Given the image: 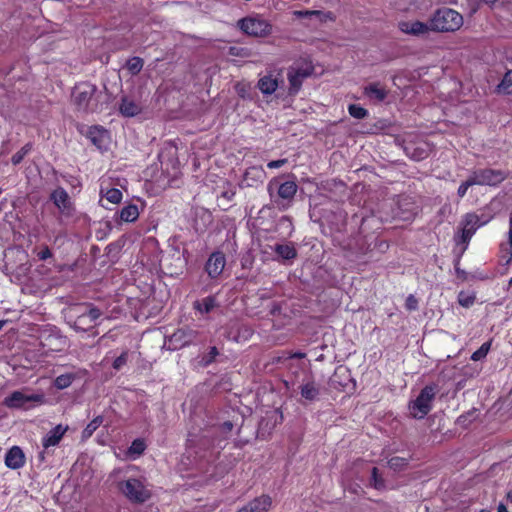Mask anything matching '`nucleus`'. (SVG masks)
Returning <instances> with one entry per match:
<instances>
[{
	"label": "nucleus",
	"mask_w": 512,
	"mask_h": 512,
	"mask_svg": "<svg viewBox=\"0 0 512 512\" xmlns=\"http://www.w3.org/2000/svg\"><path fill=\"white\" fill-rule=\"evenodd\" d=\"M476 185L472 176L470 175L465 181H463L460 186L458 187V190H457V195L459 198H463L465 197L466 193H467V190Z\"/></svg>",
	"instance_id": "42"
},
{
	"label": "nucleus",
	"mask_w": 512,
	"mask_h": 512,
	"mask_svg": "<svg viewBox=\"0 0 512 512\" xmlns=\"http://www.w3.org/2000/svg\"><path fill=\"white\" fill-rule=\"evenodd\" d=\"M279 85L278 77L273 73L262 76L257 83V87L264 95L274 93Z\"/></svg>",
	"instance_id": "21"
},
{
	"label": "nucleus",
	"mask_w": 512,
	"mask_h": 512,
	"mask_svg": "<svg viewBox=\"0 0 512 512\" xmlns=\"http://www.w3.org/2000/svg\"><path fill=\"white\" fill-rule=\"evenodd\" d=\"M71 102L76 111L80 113H99L106 108L108 97L95 84L80 82L72 90Z\"/></svg>",
	"instance_id": "2"
},
{
	"label": "nucleus",
	"mask_w": 512,
	"mask_h": 512,
	"mask_svg": "<svg viewBox=\"0 0 512 512\" xmlns=\"http://www.w3.org/2000/svg\"><path fill=\"white\" fill-rule=\"evenodd\" d=\"M198 338V331L189 327L177 329L170 335L165 344L170 350H179L185 346L193 344Z\"/></svg>",
	"instance_id": "10"
},
{
	"label": "nucleus",
	"mask_w": 512,
	"mask_h": 512,
	"mask_svg": "<svg viewBox=\"0 0 512 512\" xmlns=\"http://www.w3.org/2000/svg\"><path fill=\"white\" fill-rule=\"evenodd\" d=\"M358 185H354V192L357 190Z\"/></svg>",
	"instance_id": "63"
},
{
	"label": "nucleus",
	"mask_w": 512,
	"mask_h": 512,
	"mask_svg": "<svg viewBox=\"0 0 512 512\" xmlns=\"http://www.w3.org/2000/svg\"><path fill=\"white\" fill-rule=\"evenodd\" d=\"M311 73L312 69L308 66L305 68L291 67L287 73L290 94H296L300 90L303 80L309 77Z\"/></svg>",
	"instance_id": "15"
},
{
	"label": "nucleus",
	"mask_w": 512,
	"mask_h": 512,
	"mask_svg": "<svg viewBox=\"0 0 512 512\" xmlns=\"http://www.w3.org/2000/svg\"><path fill=\"white\" fill-rule=\"evenodd\" d=\"M333 384H337L342 388H345L352 382V375L348 367L340 365L336 368L333 377Z\"/></svg>",
	"instance_id": "22"
},
{
	"label": "nucleus",
	"mask_w": 512,
	"mask_h": 512,
	"mask_svg": "<svg viewBox=\"0 0 512 512\" xmlns=\"http://www.w3.org/2000/svg\"><path fill=\"white\" fill-rule=\"evenodd\" d=\"M507 254L509 255V257L506 260V264H510L512 263V251H507Z\"/></svg>",
	"instance_id": "58"
},
{
	"label": "nucleus",
	"mask_w": 512,
	"mask_h": 512,
	"mask_svg": "<svg viewBox=\"0 0 512 512\" xmlns=\"http://www.w3.org/2000/svg\"><path fill=\"white\" fill-rule=\"evenodd\" d=\"M128 359V352H123L119 357H117L113 362V368L115 370H120L126 363Z\"/></svg>",
	"instance_id": "44"
},
{
	"label": "nucleus",
	"mask_w": 512,
	"mask_h": 512,
	"mask_svg": "<svg viewBox=\"0 0 512 512\" xmlns=\"http://www.w3.org/2000/svg\"><path fill=\"white\" fill-rule=\"evenodd\" d=\"M405 308L408 311H414V310H416L418 308V300H417V298L414 295L410 294L406 298Z\"/></svg>",
	"instance_id": "45"
},
{
	"label": "nucleus",
	"mask_w": 512,
	"mask_h": 512,
	"mask_svg": "<svg viewBox=\"0 0 512 512\" xmlns=\"http://www.w3.org/2000/svg\"><path fill=\"white\" fill-rule=\"evenodd\" d=\"M379 230L370 226L362 232L361 226L359 227L358 235L354 238L357 246V252L354 251V255L357 254V258L360 255L364 257V260L360 261L361 263L377 260L378 255L385 253L389 249L388 241L379 237Z\"/></svg>",
	"instance_id": "3"
},
{
	"label": "nucleus",
	"mask_w": 512,
	"mask_h": 512,
	"mask_svg": "<svg viewBox=\"0 0 512 512\" xmlns=\"http://www.w3.org/2000/svg\"><path fill=\"white\" fill-rule=\"evenodd\" d=\"M36 255L39 260L44 261L52 257V252L47 245H42Z\"/></svg>",
	"instance_id": "46"
},
{
	"label": "nucleus",
	"mask_w": 512,
	"mask_h": 512,
	"mask_svg": "<svg viewBox=\"0 0 512 512\" xmlns=\"http://www.w3.org/2000/svg\"><path fill=\"white\" fill-rule=\"evenodd\" d=\"M100 194L101 200L106 199L108 202L112 204H118L122 200V192L117 188L108 189L106 190V192H104V190L101 189Z\"/></svg>",
	"instance_id": "32"
},
{
	"label": "nucleus",
	"mask_w": 512,
	"mask_h": 512,
	"mask_svg": "<svg viewBox=\"0 0 512 512\" xmlns=\"http://www.w3.org/2000/svg\"><path fill=\"white\" fill-rule=\"evenodd\" d=\"M122 222H134L139 217V209L135 204H129L123 207L119 213Z\"/></svg>",
	"instance_id": "29"
},
{
	"label": "nucleus",
	"mask_w": 512,
	"mask_h": 512,
	"mask_svg": "<svg viewBox=\"0 0 512 512\" xmlns=\"http://www.w3.org/2000/svg\"><path fill=\"white\" fill-rule=\"evenodd\" d=\"M406 154L413 160L420 161L428 157V151L421 147H406Z\"/></svg>",
	"instance_id": "35"
},
{
	"label": "nucleus",
	"mask_w": 512,
	"mask_h": 512,
	"mask_svg": "<svg viewBox=\"0 0 512 512\" xmlns=\"http://www.w3.org/2000/svg\"><path fill=\"white\" fill-rule=\"evenodd\" d=\"M417 213V206L410 196L399 195L392 199H383L377 207L372 210L371 215L362 216L361 231L364 232L367 227L381 229L384 222L395 219L407 221L412 219Z\"/></svg>",
	"instance_id": "1"
},
{
	"label": "nucleus",
	"mask_w": 512,
	"mask_h": 512,
	"mask_svg": "<svg viewBox=\"0 0 512 512\" xmlns=\"http://www.w3.org/2000/svg\"><path fill=\"white\" fill-rule=\"evenodd\" d=\"M39 458L41 459V461H44V459H45V452L44 451L40 452Z\"/></svg>",
	"instance_id": "61"
},
{
	"label": "nucleus",
	"mask_w": 512,
	"mask_h": 512,
	"mask_svg": "<svg viewBox=\"0 0 512 512\" xmlns=\"http://www.w3.org/2000/svg\"><path fill=\"white\" fill-rule=\"evenodd\" d=\"M471 176L476 185L497 186L508 178V173L500 169L483 168L474 170Z\"/></svg>",
	"instance_id": "9"
},
{
	"label": "nucleus",
	"mask_w": 512,
	"mask_h": 512,
	"mask_svg": "<svg viewBox=\"0 0 512 512\" xmlns=\"http://www.w3.org/2000/svg\"><path fill=\"white\" fill-rule=\"evenodd\" d=\"M429 25L434 32H455L463 25V16L448 7L438 8L430 17Z\"/></svg>",
	"instance_id": "5"
},
{
	"label": "nucleus",
	"mask_w": 512,
	"mask_h": 512,
	"mask_svg": "<svg viewBox=\"0 0 512 512\" xmlns=\"http://www.w3.org/2000/svg\"><path fill=\"white\" fill-rule=\"evenodd\" d=\"M119 110L123 116L133 117L140 113L141 107L135 101L124 97L121 101Z\"/></svg>",
	"instance_id": "27"
},
{
	"label": "nucleus",
	"mask_w": 512,
	"mask_h": 512,
	"mask_svg": "<svg viewBox=\"0 0 512 512\" xmlns=\"http://www.w3.org/2000/svg\"><path fill=\"white\" fill-rule=\"evenodd\" d=\"M32 150V145L30 143H27L26 145H24L18 152H16L12 158H11V162L14 164V165H18L19 163H21V161L23 160V158Z\"/></svg>",
	"instance_id": "39"
},
{
	"label": "nucleus",
	"mask_w": 512,
	"mask_h": 512,
	"mask_svg": "<svg viewBox=\"0 0 512 512\" xmlns=\"http://www.w3.org/2000/svg\"><path fill=\"white\" fill-rule=\"evenodd\" d=\"M506 500H507V502H512V489L507 492Z\"/></svg>",
	"instance_id": "56"
},
{
	"label": "nucleus",
	"mask_w": 512,
	"mask_h": 512,
	"mask_svg": "<svg viewBox=\"0 0 512 512\" xmlns=\"http://www.w3.org/2000/svg\"><path fill=\"white\" fill-rule=\"evenodd\" d=\"M407 465L408 459L403 457L395 456L388 460V466L395 471L401 470Z\"/></svg>",
	"instance_id": "40"
},
{
	"label": "nucleus",
	"mask_w": 512,
	"mask_h": 512,
	"mask_svg": "<svg viewBox=\"0 0 512 512\" xmlns=\"http://www.w3.org/2000/svg\"><path fill=\"white\" fill-rule=\"evenodd\" d=\"M274 251L283 260H291L297 256V251L291 244H276Z\"/></svg>",
	"instance_id": "28"
},
{
	"label": "nucleus",
	"mask_w": 512,
	"mask_h": 512,
	"mask_svg": "<svg viewBox=\"0 0 512 512\" xmlns=\"http://www.w3.org/2000/svg\"><path fill=\"white\" fill-rule=\"evenodd\" d=\"M218 355V350L216 347H211L209 352V359L206 360V364H209L213 361V359Z\"/></svg>",
	"instance_id": "52"
},
{
	"label": "nucleus",
	"mask_w": 512,
	"mask_h": 512,
	"mask_svg": "<svg viewBox=\"0 0 512 512\" xmlns=\"http://www.w3.org/2000/svg\"><path fill=\"white\" fill-rule=\"evenodd\" d=\"M101 314L102 313L98 308L90 307L87 312H84L77 317L74 325L76 328L82 329V326L87 324V320H89V324H91L96 321L101 316ZM83 330L85 329L83 328Z\"/></svg>",
	"instance_id": "25"
},
{
	"label": "nucleus",
	"mask_w": 512,
	"mask_h": 512,
	"mask_svg": "<svg viewBox=\"0 0 512 512\" xmlns=\"http://www.w3.org/2000/svg\"><path fill=\"white\" fill-rule=\"evenodd\" d=\"M364 94L371 100H376L378 102L383 101L388 91L385 87L381 86L379 83H371L364 89Z\"/></svg>",
	"instance_id": "23"
},
{
	"label": "nucleus",
	"mask_w": 512,
	"mask_h": 512,
	"mask_svg": "<svg viewBox=\"0 0 512 512\" xmlns=\"http://www.w3.org/2000/svg\"><path fill=\"white\" fill-rule=\"evenodd\" d=\"M496 92L500 94H512V70H508L500 83L496 87Z\"/></svg>",
	"instance_id": "31"
},
{
	"label": "nucleus",
	"mask_w": 512,
	"mask_h": 512,
	"mask_svg": "<svg viewBox=\"0 0 512 512\" xmlns=\"http://www.w3.org/2000/svg\"><path fill=\"white\" fill-rule=\"evenodd\" d=\"M194 309L201 314L210 313L215 307L218 306L215 296H207L201 300H197L193 304Z\"/></svg>",
	"instance_id": "26"
},
{
	"label": "nucleus",
	"mask_w": 512,
	"mask_h": 512,
	"mask_svg": "<svg viewBox=\"0 0 512 512\" xmlns=\"http://www.w3.org/2000/svg\"><path fill=\"white\" fill-rule=\"evenodd\" d=\"M50 200L57 207L59 213L62 216L70 217L74 214V204L64 188L57 187L55 190H53L50 194Z\"/></svg>",
	"instance_id": "13"
},
{
	"label": "nucleus",
	"mask_w": 512,
	"mask_h": 512,
	"mask_svg": "<svg viewBox=\"0 0 512 512\" xmlns=\"http://www.w3.org/2000/svg\"><path fill=\"white\" fill-rule=\"evenodd\" d=\"M486 4H494L496 3L498 0H483Z\"/></svg>",
	"instance_id": "60"
},
{
	"label": "nucleus",
	"mask_w": 512,
	"mask_h": 512,
	"mask_svg": "<svg viewBox=\"0 0 512 512\" xmlns=\"http://www.w3.org/2000/svg\"><path fill=\"white\" fill-rule=\"evenodd\" d=\"M497 512H508V510H507V507L503 503H500L497 507Z\"/></svg>",
	"instance_id": "54"
},
{
	"label": "nucleus",
	"mask_w": 512,
	"mask_h": 512,
	"mask_svg": "<svg viewBox=\"0 0 512 512\" xmlns=\"http://www.w3.org/2000/svg\"><path fill=\"white\" fill-rule=\"evenodd\" d=\"M43 403L44 395L42 394H30L27 395L21 391H14L10 396L4 399V405L8 408H24L30 407L29 403Z\"/></svg>",
	"instance_id": "12"
},
{
	"label": "nucleus",
	"mask_w": 512,
	"mask_h": 512,
	"mask_svg": "<svg viewBox=\"0 0 512 512\" xmlns=\"http://www.w3.org/2000/svg\"><path fill=\"white\" fill-rule=\"evenodd\" d=\"M287 162V159H279L270 161L267 166L270 169H276L282 167Z\"/></svg>",
	"instance_id": "49"
},
{
	"label": "nucleus",
	"mask_w": 512,
	"mask_h": 512,
	"mask_svg": "<svg viewBox=\"0 0 512 512\" xmlns=\"http://www.w3.org/2000/svg\"><path fill=\"white\" fill-rule=\"evenodd\" d=\"M300 393L304 399L314 401L319 396L320 389L314 382H307L301 385Z\"/></svg>",
	"instance_id": "30"
},
{
	"label": "nucleus",
	"mask_w": 512,
	"mask_h": 512,
	"mask_svg": "<svg viewBox=\"0 0 512 512\" xmlns=\"http://www.w3.org/2000/svg\"><path fill=\"white\" fill-rule=\"evenodd\" d=\"M370 483L377 490L385 488V481L376 467L372 468Z\"/></svg>",
	"instance_id": "37"
},
{
	"label": "nucleus",
	"mask_w": 512,
	"mask_h": 512,
	"mask_svg": "<svg viewBox=\"0 0 512 512\" xmlns=\"http://www.w3.org/2000/svg\"><path fill=\"white\" fill-rule=\"evenodd\" d=\"M5 464L10 469H19L25 464V455L18 446H13L5 455Z\"/></svg>",
	"instance_id": "20"
},
{
	"label": "nucleus",
	"mask_w": 512,
	"mask_h": 512,
	"mask_svg": "<svg viewBox=\"0 0 512 512\" xmlns=\"http://www.w3.org/2000/svg\"><path fill=\"white\" fill-rule=\"evenodd\" d=\"M480 512H490V511H488V510H481Z\"/></svg>",
	"instance_id": "64"
},
{
	"label": "nucleus",
	"mask_w": 512,
	"mask_h": 512,
	"mask_svg": "<svg viewBox=\"0 0 512 512\" xmlns=\"http://www.w3.org/2000/svg\"><path fill=\"white\" fill-rule=\"evenodd\" d=\"M72 376L71 375H60L55 379L54 385L58 389H65L72 384Z\"/></svg>",
	"instance_id": "41"
},
{
	"label": "nucleus",
	"mask_w": 512,
	"mask_h": 512,
	"mask_svg": "<svg viewBox=\"0 0 512 512\" xmlns=\"http://www.w3.org/2000/svg\"><path fill=\"white\" fill-rule=\"evenodd\" d=\"M294 358H299V359H302L305 357V354L302 353V352H297L293 355Z\"/></svg>",
	"instance_id": "57"
},
{
	"label": "nucleus",
	"mask_w": 512,
	"mask_h": 512,
	"mask_svg": "<svg viewBox=\"0 0 512 512\" xmlns=\"http://www.w3.org/2000/svg\"><path fill=\"white\" fill-rule=\"evenodd\" d=\"M226 265V257L223 252L215 251L205 263V271L211 279H217L223 273Z\"/></svg>",
	"instance_id": "14"
},
{
	"label": "nucleus",
	"mask_w": 512,
	"mask_h": 512,
	"mask_svg": "<svg viewBox=\"0 0 512 512\" xmlns=\"http://www.w3.org/2000/svg\"><path fill=\"white\" fill-rule=\"evenodd\" d=\"M240 29L248 35L264 37L270 33V24L259 18H244L238 22Z\"/></svg>",
	"instance_id": "11"
},
{
	"label": "nucleus",
	"mask_w": 512,
	"mask_h": 512,
	"mask_svg": "<svg viewBox=\"0 0 512 512\" xmlns=\"http://www.w3.org/2000/svg\"><path fill=\"white\" fill-rule=\"evenodd\" d=\"M235 195V192L233 190L224 191L222 192L221 196L226 198L227 200H231Z\"/></svg>",
	"instance_id": "53"
},
{
	"label": "nucleus",
	"mask_w": 512,
	"mask_h": 512,
	"mask_svg": "<svg viewBox=\"0 0 512 512\" xmlns=\"http://www.w3.org/2000/svg\"><path fill=\"white\" fill-rule=\"evenodd\" d=\"M298 186L294 181L279 183L277 178L267 185V191L274 207L281 211L287 210L293 203Z\"/></svg>",
	"instance_id": "4"
},
{
	"label": "nucleus",
	"mask_w": 512,
	"mask_h": 512,
	"mask_svg": "<svg viewBox=\"0 0 512 512\" xmlns=\"http://www.w3.org/2000/svg\"><path fill=\"white\" fill-rule=\"evenodd\" d=\"M68 430V426L59 424L51 429L42 439V446L45 450L57 446Z\"/></svg>",
	"instance_id": "17"
},
{
	"label": "nucleus",
	"mask_w": 512,
	"mask_h": 512,
	"mask_svg": "<svg viewBox=\"0 0 512 512\" xmlns=\"http://www.w3.org/2000/svg\"><path fill=\"white\" fill-rule=\"evenodd\" d=\"M488 222L489 218L481 219L476 213H466L460 222V232L455 236L456 243L464 245L465 250L477 229Z\"/></svg>",
	"instance_id": "7"
},
{
	"label": "nucleus",
	"mask_w": 512,
	"mask_h": 512,
	"mask_svg": "<svg viewBox=\"0 0 512 512\" xmlns=\"http://www.w3.org/2000/svg\"><path fill=\"white\" fill-rule=\"evenodd\" d=\"M103 418L98 416L95 419H93L90 423L87 424V426L84 428L82 432V436L84 438H89L92 436L94 431L102 424Z\"/></svg>",
	"instance_id": "38"
},
{
	"label": "nucleus",
	"mask_w": 512,
	"mask_h": 512,
	"mask_svg": "<svg viewBox=\"0 0 512 512\" xmlns=\"http://www.w3.org/2000/svg\"><path fill=\"white\" fill-rule=\"evenodd\" d=\"M438 392V385L435 383L424 386L416 399L408 404L409 414L414 419L425 418L433 408V401Z\"/></svg>",
	"instance_id": "6"
},
{
	"label": "nucleus",
	"mask_w": 512,
	"mask_h": 512,
	"mask_svg": "<svg viewBox=\"0 0 512 512\" xmlns=\"http://www.w3.org/2000/svg\"><path fill=\"white\" fill-rule=\"evenodd\" d=\"M474 297H466V298H459V303L460 305H462L463 307H469L470 305H472L474 303Z\"/></svg>",
	"instance_id": "50"
},
{
	"label": "nucleus",
	"mask_w": 512,
	"mask_h": 512,
	"mask_svg": "<svg viewBox=\"0 0 512 512\" xmlns=\"http://www.w3.org/2000/svg\"><path fill=\"white\" fill-rule=\"evenodd\" d=\"M398 27L401 32L413 36H421L431 31L429 23H424L419 20L401 21Z\"/></svg>",
	"instance_id": "16"
},
{
	"label": "nucleus",
	"mask_w": 512,
	"mask_h": 512,
	"mask_svg": "<svg viewBox=\"0 0 512 512\" xmlns=\"http://www.w3.org/2000/svg\"><path fill=\"white\" fill-rule=\"evenodd\" d=\"M347 111L352 116V103L347 105Z\"/></svg>",
	"instance_id": "59"
},
{
	"label": "nucleus",
	"mask_w": 512,
	"mask_h": 512,
	"mask_svg": "<svg viewBox=\"0 0 512 512\" xmlns=\"http://www.w3.org/2000/svg\"><path fill=\"white\" fill-rule=\"evenodd\" d=\"M491 348V341L484 342L476 351L471 355V360L480 361L484 359L489 353Z\"/></svg>",
	"instance_id": "36"
},
{
	"label": "nucleus",
	"mask_w": 512,
	"mask_h": 512,
	"mask_svg": "<svg viewBox=\"0 0 512 512\" xmlns=\"http://www.w3.org/2000/svg\"><path fill=\"white\" fill-rule=\"evenodd\" d=\"M271 504L272 500L268 495H261L247 503L237 512H268Z\"/></svg>",
	"instance_id": "19"
},
{
	"label": "nucleus",
	"mask_w": 512,
	"mask_h": 512,
	"mask_svg": "<svg viewBox=\"0 0 512 512\" xmlns=\"http://www.w3.org/2000/svg\"><path fill=\"white\" fill-rule=\"evenodd\" d=\"M509 286L512 287V277L509 280Z\"/></svg>",
	"instance_id": "62"
},
{
	"label": "nucleus",
	"mask_w": 512,
	"mask_h": 512,
	"mask_svg": "<svg viewBox=\"0 0 512 512\" xmlns=\"http://www.w3.org/2000/svg\"><path fill=\"white\" fill-rule=\"evenodd\" d=\"M271 504L272 500L268 495H261L247 503L237 512H268Z\"/></svg>",
	"instance_id": "18"
},
{
	"label": "nucleus",
	"mask_w": 512,
	"mask_h": 512,
	"mask_svg": "<svg viewBox=\"0 0 512 512\" xmlns=\"http://www.w3.org/2000/svg\"><path fill=\"white\" fill-rule=\"evenodd\" d=\"M144 65V61L140 57H132L127 60L126 68L132 75L140 73Z\"/></svg>",
	"instance_id": "34"
},
{
	"label": "nucleus",
	"mask_w": 512,
	"mask_h": 512,
	"mask_svg": "<svg viewBox=\"0 0 512 512\" xmlns=\"http://www.w3.org/2000/svg\"><path fill=\"white\" fill-rule=\"evenodd\" d=\"M119 489L131 502L144 503L151 497L150 490L139 479L129 478L119 483Z\"/></svg>",
	"instance_id": "8"
},
{
	"label": "nucleus",
	"mask_w": 512,
	"mask_h": 512,
	"mask_svg": "<svg viewBox=\"0 0 512 512\" xmlns=\"http://www.w3.org/2000/svg\"><path fill=\"white\" fill-rule=\"evenodd\" d=\"M88 137L91 142L101 149L108 138L107 131L99 126H93L88 131Z\"/></svg>",
	"instance_id": "24"
},
{
	"label": "nucleus",
	"mask_w": 512,
	"mask_h": 512,
	"mask_svg": "<svg viewBox=\"0 0 512 512\" xmlns=\"http://www.w3.org/2000/svg\"><path fill=\"white\" fill-rule=\"evenodd\" d=\"M367 113L365 108L354 105V119H363Z\"/></svg>",
	"instance_id": "48"
},
{
	"label": "nucleus",
	"mask_w": 512,
	"mask_h": 512,
	"mask_svg": "<svg viewBox=\"0 0 512 512\" xmlns=\"http://www.w3.org/2000/svg\"><path fill=\"white\" fill-rule=\"evenodd\" d=\"M295 14L298 16V17H315L317 18L320 22H324L326 21L327 19H332L331 17V13L330 12H322V11H318V10H312V11H309V10H306V11H296Z\"/></svg>",
	"instance_id": "33"
},
{
	"label": "nucleus",
	"mask_w": 512,
	"mask_h": 512,
	"mask_svg": "<svg viewBox=\"0 0 512 512\" xmlns=\"http://www.w3.org/2000/svg\"><path fill=\"white\" fill-rule=\"evenodd\" d=\"M371 133L370 130H364L363 126L359 123H354V134H366Z\"/></svg>",
	"instance_id": "51"
},
{
	"label": "nucleus",
	"mask_w": 512,
	"mask_h": 512,
	"mask_svg": "<svg viewBox=\"0 0 512 512\" xmlns=\"http://www.w3.org/2000/svg\"><path fill=\"white\" fill-rule=\"evenodd\" d=\"M145 450V443L140 440L136 439L132 442V445L130 447V452L134 454H141Z\"/></svg>",
	"instance_id": "43"
},
{
	"label": "nucleus",
	"mask_w": 512,
	"mask_h": 512,
	"mask_svg": "<svg viewBox=\"0 0 512 512\" xmlns=\"http://www.w3.org/2000/svg\"><path fill=\"white\" fill-rule=\"evenodd\" d=\"M264 174V171L262 168L258 167H251L245 172V177H249L250 175L255 177H261Z\"/></svg>",
	"instance_id": "47"
},
{
	"label": "nucleus",
	"mask_w": 512,
	"mask_h": 512,
	"mask_svg": "<svg viewBox=\"0 0 512 512\" xmlns=\"http://www.w3.org/2000/svg\"><path fill=\"white\" fill-rule=\"evenodd\" d=\"M223 427H224L226 430L230 431V430H232V428H233V424H232L231 422H229V421H228V422H225V423L223 424Z\"/></svg>",
	"instance_id": "55"
}]
</instances>
